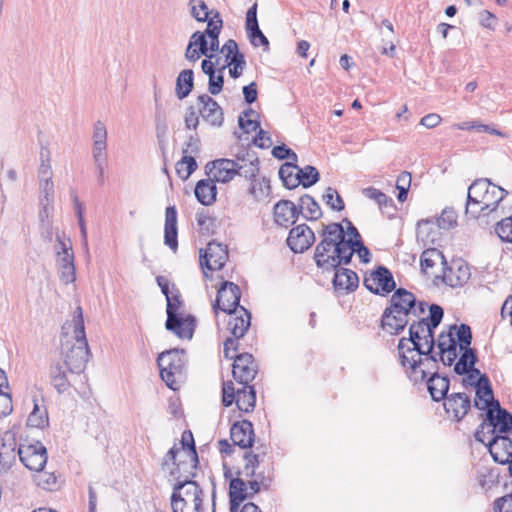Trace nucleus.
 I'll return each mask as SVG.
<instances>
[{"mask_svg": "<svg viewBox=\"0 0 512 512\" xmlns=\"http://www.w3.org/2000/svg\"><path fill=\"white\" fill-rule=\"evenodd\" d=\"M321 241L316 245L314 260L318 268L323 271H332L341 264H350L354 253H357L363 263L371 260L369 249L362 239L345 238L342 223L322 224L319 231Z\"/></svg>", "mask_w": 512, "mask_h": 512, "instance_id": "obj_1", "label": "nucleus"}, {"mask_svg": "<svg viewBox=\"0 0 512 512\" xmlns=\"http://www.w3.org/2000/svg\"><path fill=\"white\" fill-rule=\"evenodd\" d=\"M426 317L414 320L409 325V337H402L398 342V354L401 366L405 369L408 378L414 383L422 382L425 378V370L418 375V368L424 354L423 338L426 334Z\"/></svg>", "mask_w": 512, "mask_h": 512, "instance_id": "obj_2", "label": "nucleus"}, {"mask_svg": "<svg viewBox=\"0 0 512 512\" xmlns=\"http://www.w3.org/2000/svg\"><path fill=\"white\" fill-rule=\"evenodd\" d=\"M73 322L75 342L70 345V342L66 341L62 344V349L68 370L71 373L80 374L85 370L90 355L81 307L76 308Z\"/></svg>", "mask_w": 512, "mask_h": 512, "instance_id": "obj_3", "label": "nucleus"}, {"mask_svg": "<svg viewBox=\"0 0 512 512\" xmlns=\"http://www.w3.org/2000/svg\"><path fill=\"white\" fill-rule=\"evenodd\" d=\"M172 290L174 291L168 297H166L167 306H166V314L167 319L165 322V328L168 331L173 332L176 336L181 339H192L193 334L196 328V318L188 314L185 317L178 312L179 308L182 305V301L180 299V292L175 287V284H172Z\"/></svg>", "mask_w": 512, "mask_h": 512, "instance_id": "obj_4", "label": "nucleus"}, {"mask_svg": "<svg viewBox=\"0 0 512 512\" xmlns=\"http://www.w3.org/2000/svg\"><path fill=\"white\" fill-rule=\"evenodd\" d=\"M458 344L461 355L457 362H454V372L457 375H464L469 371L479 374V369L475 368L478 361L477 353L474 348H471L472 331L469 325L460 324L457 329Z\"/></svg>", "mask_w": 512, "mask_h": 512, "instance_id": "obj_5", "label": "nucleus"}, {"mask_svg": "<svg viewBox=\"0 0 512 512\" xmlns=\"http://www.w3.org/2000/svg\"><path fill=\"white\" fill-rule=\"evenodd\" d=\"M469 194H472L476 198L477 204H482L484 207H488V211L495 212L500 202L506 197L508 192L493 184L488 178L476 179L469 187Z\"/></svg>", "mask_w": 512, "mask_h": 512, "instance_id": "obj_6", "label": "nucleus"}, {"mask_svg": "<svg viewBox=\"0 0 512 512\" xmlns=\"http://www.w3.org/2000/svg\"><path fill=\"white\" fill-rule=\"evenodd\" d=\"M233 403H235L237 408L242 412H252L256 403V391L254 386L247 384L243 385L242 388L235 390L232 381L223 382L222 404L225 407H229Z\"/></svg>", "mask_w": 512, "mask_h": 512, "instance_id": "obj_7", "label": "nucleus"}, {"mask_svg": "<svg viewBox=\"0 0 512 512\" xmlns=\"http://www.w3.org/2000/svg\"><path fill=\"white\" fill-rule=\"evenodd\" d=\"M183 353L184 350L174 348L160 353L157 358L160 377L172 390L178 386L175 376L181 374L184 368Z\"/></svg>", "mask_w": 512, "mask_h": 512, "instance_id": "obj_8", "label": "nucleus"}, {"mask_svg": "<svg viewBox=\"0 0 512 512\" xmlns=\"http://www.w3.org/2000/svg\"><path fill=\"white\" fill-rule=\"evenodd\" d=\"M444 316V310L438 304H431L429 306V315L426 317V334L422 336L424 345V354L422 356V361L427 362L428 364H432L436 366L437 356L434 353V348L436 345L435 339V329L440 325Z\"/></svg>", "mask_w": 512, "mask_h": 512, "instance_id": "obj_9", "label": "nucleus"}, {"mask_svg": "<svg viewBox=\"0 0 512 512\" xmlns=\"http://www.w3.org/2000/svg\"><path fill=\"white\" fill-rule=\"evenodd\" d=\"M228 259V249L215 240L207 244L206 249L200 250V266L206 278L209 277L206 270L215 271L224 267Z\"/></svg>", "mask_w": 512, "mask_h": 512, "instance_id": "obj_10", "label": "nucleus"}, {"mask_svg": "<svg viewBox=\"0 0 512 512\" xmlns=\"http://www.w3.org/2000/svg\"><path fill=\"white\" fill-rule=\"evenodd\" d=\"M363 284L371 293L380 296H386L396 288L391 271L382 265L366 274Z\"/></svg>", "mask_w": 512, "mask_h": 512, "instance_id": "obj_11", "label": "nucleus"}, {"mask_svg": "<svg viewBox=\"0 0 512 512\" xmlns=\"http://www.w3.org/2000/svg\"><path fill=\"white\" fill-rule=\"evenodd\" d=\"M241 290L239 286L230 281H223L217 291L216 300L213 303V310L232 314L239 307Z\"/></svg>", "mask_w": 512, "mask_h": 512, "instance_id": "obj_12", "label": "nucleus"}, {"mask_svg": "<svg viewBox=\"0 0 512 512\" xmlns=\"http://www.w3.org/2000/svg\"><path fill=\"white\" fill-rule=\"evenodd\" d=\"M17 453L22 464L31 471L42 470L47 463V449L39 441L33 444H20Z\"/></svg>", "mask_w": 512, "mask_h": 512, "instance_id": "obj_13", "label": "nucleus"}, {"mask_svg": "<svg viewBox=\"0 0 512 512\" xmlns=\"http://www.w3.org/2000/svg\"><path fill=\"white\" fill-rule=\"evenodd\" d=\"M471 271L467 262L462 259L452 260L450 264L444 265L443 274L436 276L444 284L451 288L463 287L470 279Z\"/></svg>", "mask_w": 512, "mask_h": 512, "instance_id": "obj_14", "label": "nucleus"}, {"mask_svg": "<svg viewBox=\"0 0 512 512\" xmlns=\"http://www.w3.org/2000/svg\"><path fill=\"white\" fill-rule=\"evenodd\" d=\"M232 375L233 378L242 385L250 384L258 373V364L252 354L244 352L239 353L233 358Z\"/></svg>", "mask_w": 512, "mask_h": 512, "instance_id": "obj_15", "label": "nucleus"}, {"mask_svg": "<svg viewBox=\"0 0 512 512\" xmlns=\"http://www.w3.org/2000/svg\"><path fill=\"white\" fill-rule=\"evenodd\" d=\"M445 412L456 422H460L470 411L471 400L464 392L448 394L443 400Z\"/></svg>", "mask_w": 512, "mask_h": 512, "instance_id": "obj_16", "label": "nucleus"}, {"mask_svg": "<svg viewBox=\"0 0 512 512\" xmlns=\"http://www.w3.org/2000/svg\"><path fill=\"white\" fill-rule=\"evenodd\" d=\"M198 111L204 121L212 126L220 127L224 121V113L221 106L208 94L197 97Z\"/></svg>", "mask_w": 512, "mask_h": 512, "instance_id": "obj_17", "label": "nucleus"}, {"mask_svg": "<svg viewBox=\"0 0 512 512\" xmlns=\"http://www.w3.org/2000/svg\"><path fill=\"white\" fill-rule=\"evenodd\" d=\"M286 242L294 253H303L315 242V235L307 224H300L290 230Z\"/></svg>", "mask_w": 512, "mask_h": 512, "instance_id": "obj_18", "label": "nucleus"}, {"mask_svg": "<svg viewBox=\"0 0 512 512\" xmlns=\"http://www.w3.org/2000/svg\"><path fill=\"white\" fill-rule=\"evenodd\" d=\"M487 447L495 462L505 465L511 461L512 439L508 435H491Z\"/></svg>", "mask_w": 512, "mask_h": 512, "instance_id": "obj_19", "label": "nucleus"}, {"mask_svg": "<svg viewBox=\"0 0 512 512\" xmlns=\"http://www.w3.org/2000/svg\"><path fill=\"white\" fill-rule=\"evenodd\" d=\"M253 424L249 420L235 422L230 428V438L233 445H237L243 449H249L254 443Z\"/></svg>", "mask_w": 512, "mask_h": 512, "instance_id": "obj_20", "label": "nucleus"}, {"mask_svg": "<svg viewBox=\"0 0 512 512\" xmlns=\"http://www.w3.org/2000/svg\"><path fill=\"white\" fill-rule=\"evenodd\" d=\"M180 448L176 444L166 453L164 456L162 466L165 467L172 463L175 468L170 471V475L180 482L185 479V476L190 473V467L188 466L189 458L179 455Z\"/></svg>", "mask_w": 512, "mask_h": 512, "instance_id": "obj_21", "label": "nucleus"}, {"mask_svg": "<svg viewBox=\"0 0 512 512\" xmlns=\"http://www.w3.org/2000/svg\"><path fill=\"white\" fill-rule=\"evenodd\" d=\"M393 291L394 293L390 298V304L388 307L393 309L394 312L409 318L411 311H414L413 308L416 304L415 295L405 288H395Z\"/></svg>", "mask_w": 512, "mask_h": 512, "instance_id": "obj_22", "label": "nucleus"}, {"mask_svg": "<svg viewBox=\"0 0 512 512\" xmlns=\"http://www.w3.org/2000/svg\"><path fill=\"white\" fill-rule=\"evenodd\" d=\"M18 444L13 434L5 433L0 437V472H5L15 463Z\"/></svg>", "mask_w": 512, "mask_h": 512, "instance_id": "obj_23", "label": "nucleus"}, {"mask_svg": "<svg viewBox=\"0 0 512 512\" xmlns=\"http://www.w3.org/2000/svg\"><path fill=\"white\" fill-rule=\"evenodd\" d=\"M409 323V318L398 314L393 309L386 307L381 316L380 327L391 335H398L404 331Z\"/></svg>", "mask_w": 512, "mask_h": 512, "instance_id": "obj_24", "label": "nucleus"}, {"mask_svg": "<svg viewBox=\"0 0 512 512\" xmlns=\"http://www.w3.org/2000/svg\"><path fill=\"white\" fill-rule=\"evenodd\" d=\"M427 390L431 399L435 402L443 401L448 395L450 380L447 376H442L437 369L426 379Z\"/></svg>", "mask_w": 512, "mask_h": 512, "instance_id": "obj_25", "label": "nucleus"}, {"mask_svg": "<svg viewBox=\"0 0 512 512\" xmlns=\"http://www.w3.org/2000/svg\"><path fill=\"white\" fill-rule=\"evenodd\" d=\"M335 274L332 280L335 290L353 292L358 288L359 277L357 273L351 269L336 267Z\"/></svg>", "mask_w": 512, "mask_h": 512, "instance_id": "obj_26", "label": "nucleus"}, {"mask_svg": "<svg viewBox=\"0 0 512 512\" xmlns=\"http://www.w3.org/2000/svg\"><path fill=\"white\" fill-rule=\"evenodd\" d=\"M181 449L179 455L189 458L188 466L190 467L191 474L196 475L197 466L199 463L198 454L195 446L193 434L190 430H185L181 437Z\"/></svg>", "mask_w": 512, "mask_h": 512, "instance_id": "obj_27", "label": "nucleus"}, {"mask_svg": "<svg viewBox=\"0 0 512 512\" xmlns=\"http://www.w3.org/2000/svg\"><path fill=\"white\" fill-rule=\"evenodd\" d=\"M194 194L196 199L204 206H209L216 201L217 188L214 180L201 179L197 182Z\"/></svg>", "mask_w": 512, "mask_h": 512, "instance_id": "obj_28", "label": "nucleus"}, {"mask_svg": "<svg viewBox=\"0 0 512 512\" xmlns=\"http://www.w3.org/2000/svg\"><path fill=\"white\" fill-rule=\"evenodd\" d=\"M243 315L237 316L235 312L229 314V320L227 323L228 330L236 338H242L250 326L251 314L244 307H240Z\"/></svg>", "mask_w": 512, "mask_h": 512, "instance_id": "obj_29", "label": "nucleus"}, {"mask_svg": "<svg viewBox=\"0 0 512 512\" xmlns=\"http://www.w3.org/2000/svg\"><path fill=\"white\" fill-rule=\"evenodd\" d=\"M92 157L107 156V129L100 120L93 126Z\"/></svg>", "mask_w": 512, "mask_h": 512, "instance_id": "obj_30", "label": "nucleus"}, {"mask_svg": "<svg viewBox=\"0 0 512 512\" xmlns=\"http://www.w3.org/2000/svg\"><path fill=\"white\" fill-rule=\"evenodd\" d=\"M212 163L215 169L214 177L217 182L228 183L237 175V170L234 167L235 163L232 159L221 158L214 160Z\"/></svg>", "mask_w": 512, "mask_h": 512, "instance_id": "obj_31", "label": "nucleus"}, {"mask_svg": "<svg viewBox=\"0 0 512 512\" xmlns=\"http://www.w3.org/2000/svg\"><path fill=\"white\" fill-rule=\"evenodd\" d=\"M293 202L282 199L278 201L273 208V215L276 224L288 228L293 224Z\"/></svg>", "mask_w": 512, "mask_h": 512, "instance_id": "obj_32", "label": "nucleus"}, {"mask_svg": "<svg viewBox=\"0 0 512 512\" xmlns=\"http://www.w3.org/2000/svg\"><path fill=\"white\" fill-rule=\"evenodd\" d=\"M490 435L500 434L506 435L512 431V413L508 410H501L500 414H496L493 421H487Z\"/></svg>", "mask_w": 512, "mask_h": 512, "instance_id": "obj_33", "label": "nucleus"}, {"mask_svg": "<svg viewBox=\"0 0 512 512\" xmlns=\"http://www.w3.org/2000/svg\"><path fill=\"white\" fill-rule=\"evenodd\" d=\"M194 88V73L192 69L182 70L176 79L175 93L179 100H183Z\"/></svg>", "mask_w": 512, "mask_h": 512, "instance_id": "obj_34", "label": "nucleus"}, {"mask_svg": "<svg viewBox=\"0 0 512 512\" xmlns=\"http://www.w3.org/2000/svg\"><path fill=\"white\" fill-rule=\"evenodd\" d=\"M57 264L60 281L65 285L73 283L76 280L74 255L57 257Z\"/></svg>", "mask_w": 512, "mask_h": 512, "instance_id": "obj_35", "label": "nucleus"}, {"mask_svg": "<svg viewBox=\"0 0 512 512\" xmlns=\"http://www.w3.org/2000/svg\"><path fill=\"white\" fill-rule=\"evenodd\" d=\"M298 165L296 162H286L279 169V177L283 185L289 189H295L300 185L301 179L297 175Z\"/></svg>", "mask_w": 512, "mask_h": 512, "instance_id": "obj_36", "label": "nucleus"}, {"mask_svg": "<svg viewBox=\"0 0 512 512\" xmlns=\"http://www.w3.org/2000/svg\"><path fill=\"white\" fill-rule=\"evenodd\" d=\"M34 407L32 412L27 418V425L29 427L43 429L49 424L48 412L45 406H41L38 403L37 398H33Z\"/></svg>", "mask_w": 512, "mask_h": 512, "instance_id": "obj_37", "label": "nucleus"}, {"mask_svg": "<svg viewBox=\"0 0 512 512\" xmlns=\"http://www.w3.org/2000/svg\"><path fill=\"white\" fill-rule=\"evenodd\" d=\"M300 211L308 220H317L322 216V210L315 199L309 194H304L299 199Z\"/></svg>", "mask_w": 512, "mask_h": 512, "instance_id": "obj_38", "label": "nucleus"}, {"mask_svg": "<svg viewBox=\"0 0 512 512\" xmlns=\"http://www.w3.org/2000/svg\"><path fill=\"white\" fill-rule=\"evenodd\" d=\"M195 477L191 472L185 476L184 480L180 482H176L173 487V493L171 496V506L173 512H183L184 506L187 503V499L182 497L181 490L184 489L185 486H188L189 479H193Z\"/></svg>", "mask_w": 512, "mask_h": 512, "instance_id": "obj_39", "label": "nucleus"}, {"mask_svg": "<svg viewBox=\"0 0 512 512\" xmlns=\"http://www.w3.org/2000/svg\"><path fill=\"white\" fill-rule=\"evenodd\" d=\"M251 185L249 187L248 193L253 197V199L257 202L263 201L271 193L270 181L266 177H262L261 179H252Z\"/></svg>", "mask_w": 512, "mask_h": 512, "instance_id": "obj_40", "label": "nucleus"}, {"mask_svg": "<svg viewBox=\"0 0 512 512\" xmlns=\"http://www.w3.org/2000/svg\"><path fill=\"white\" fill-rule=\"evenodd\" d=\"M50 378L53 387L57 390L58 393H64L69 389L70 382L67 379L66 373L62 369L60 363L51 365Z\"/></svg>", "mask_w": 512, "mask_h": 512, "instance_id": "obj_41", "label": "nucleus"}, {"mask_svg": "<svg viewBox=\"0 0 512 512\" xmlns=\"http://www.w3.org/2000/svg\"><path fill=\"white\" fill-rule=\"evenodd\" d=\"M475 202L476 198L472 194H469V191L467 190V199L465 204V216L467 218L476 220L481 216L485 217L493 212L488 211V207H484V205L480 203L477 204Z\"/></svg>", "mask_w": 512, "mask_h": 512, "instance_id": "obj_42", "label": "nucleus"}, {"mask_svg": "<svg viewBox=\"0 0 512 512\" xmlns=\"http://www.w3.org/2000/svg\"><path fill=\"white\" fill-rule=\"evenodd\" d=\"M438 261L446 265V259L443 253L436 248L426 249L420 257L421 270L426 273L427 270L433 268Z\"/></svg>", "mask_w": 512, "mask_h": 512, "instance_id": "obj_43", "label": "nucleus"}, {"mask_svg": "<svg viewBox=\"0 0 512 512\" xmlns=\"http://www.w3.org/2000/svg\"><path fill=\"white\" fill-rule=\"evenodd\" d=\"M458 338L455 341H450L446 346H441L439 352L436 354L437 362H442L445 366H452L458 357L457 352Z\"/></svg>", "mask_w": 512, "mask_h": 512, "instance_id": "obj_44", "label": "nucleus"}, {"mask_svg": "<svg viewBox=\"0 0 512 512\" xmlns=\"http://www.w3.org/2000/svg\"><path fill=\"white\" fill-rule=\"evenodd\" d=\"M154 121H155L156 136H157L160 147L163 148V146L165 144V138H166L168 127H167V122H166V115L157 101H156Z\"/></svg>", "mask_w": 512, "mask_h": 512, "instance_id": "obj_45", "label": "nucleus"}, {"mask_svg": "<svg viewBox=\"0 0 512 512\" xmlns=\"http://www.w3.org/2000/svg\"><path fill=\"white\" fill-rule=\"evenodd\" d=\"M34 481L36 485L47 491H55L58 489L57 477L54 472L48 471H35Z\"/></svg>", "mask_w": 512, "mask_h": 512, "instance_id": "obj_46", "label": "nucleus"}, {"mask_svg": "<svg viewBox=\"0 0 512 512\" xmlns=\"http://www.w3.org/2000/svg\"><path fill=\"white\" fill-rule=\"evenodd\" d=\"M72 200H73V204H74L75 215L77 217L78 225L80 228L82 244H83V247L87 250L88 249V239H87V228H86V223H85V219H84V207H83V204L79 201V198L75 192H72Z\"/></svg>", "mask_w": 512, "mask_h": 512, "instance_id": "obj_47", "label": "nucleus"}, {"mask_svg": "<svg viewBox=\"0 0 512 512\" xmlns=\"http://www.w3.org/2000/svg\"><path fill=\"white\" fill-rule=\"evenodd\" d=\"M197 167L196 159L191 155H183L175 166L178 176L183 180L188 179Z\"/></svg>", "mask_w": 512, "mask_h": 512, "instance_id": "obj_48", "label": "nucleus"}, {"mask_svg": "<svg viewBox=\"0 0 512 512\" xmlns=\"http://www.w3.org/2000/svg\"><path fill=\"white\" fill-rule=\"evenodd\" d=\"M297 175H299V179H301L300 184L304 188H309L315 185L320 179L318 170L312 165H306L303 168L298 166Z\"/></svg>", "mask_w": 512, "mask_h": 512, "instance_id": "obj_49", "label": "nucleus"}, {"mask_svg": "<svg viewBox=\"0 0 512 512\" xmlns=\"http://www.w3.org/2000/svg\"><path fill=\"white\" fill-rule=\"evenodd\" d=\"M189 6L191 16L198 22H205L215 11L209 10L203 0H190Z\"/></svg>", "mask_w": 512, "mask_h": 512, "instance_id": "obj_50", "label": "nucleus"}, {"mask_svg": "<svg viewBox=\"0 0 512 512\" xmlns=\"http://www.w3.org/2000/svg\"><path fill=\"white\" fill-rule=\"evenodd\" d=\"M229 498H234L243 502L249 498L247 484L242 478L235 477L230 480Z\"/></svg>", "mask_w": 512, "mask_h": 512, "instance_id": "obj_51", "label": "nucleus"}, {"mask_svg": "<svg viewBox=\"0 0 512 512\" xmlns=\"http://www.w3.org/2000/svg\"><path fill=\"white\" fill-rule=\"evenodd\" d=\"M474 406L479 410H486L485 413V421H493L496 414H500L501 410H505L501 407L500 402L492 396V399H488V401L479 402L474 401Z\"/></svg>", "mask_w": 512, "mask_h": 512, "instance_id": "obj_52", "label": "nucleus"}, {"mask_svg": "<svg viewBox=\"0 0 512 512\" xmlns=\"http://www.w3.org/2000/svg\"><path fill=\"white\" fill-rule=\"evenodd\" d=\"M246 65L244 54H237L235 57H231V59L226 61V64H224L220 71L225 70L227 67L232 66V68L229 69V74L232 78L237 79L241 76L242 71Z\"/></svg>", "mask_w": 512, "mask_h": 512, "instance_id": "obj_53", "label": "nucleus"}, {"mask_svg": "<svg viewBox=\"0 0 512 512\" xmlns=\"http://www.w3.org/2000/svg\"><path fill=\"white\" fill-rule=\"evenodd\" d=\"M189 44L190 47H197L196 49H198L203 56H206L209 59L214 57V54L209 53L208 40L205 33L195 31L190 37Z\"/></svg>", "mask_w": 512, "mask_h": 512, "instance_id": "obj_54", "label": "nucleus"}, {"mask_svg": "<svg viewBox=\"0 0 512 512\" xmlns=\"http://www.w3.org/2000/svg\"><path fill=\"white\" fill-rule=\"evenodd\" d=\"M40 192L43 196L41 198V205L43 206V212L47 213L48 207L52 205L54 201V183L52 179L43 180L40 182Z\"/></svg>", "mask_w": 512, "mask_h": 512, "instance_id": "obj_55", "label": "nucleus"}, {"mask_svg": "<svg viewBox=\"0 0 512 512\" xmlns=\"http://www.w3.org/2000/svg\"><path fill=\"white\" fill-rule=\"evenodd\" d=\"M250 158H252V160L248 159V163L239 166L237 170V175L243 176L248 180L256 178L259 173L258 157L256 155H251Z\"/></svg>", "mask_w": 512, "mask_h": 512, "instance_id": "obj_56", "label": "nucleus"}, {"mask_svg": "<svg viewBox=\"0 0 512 512\" xmlns=\"http://www.w3.org/2000/svg\"><path fill=\"white\" fill-rule=\"evenodd\" d=\"M245 464L243 470L239 474H243L246 477L257 476L256 468L259 466V455L252 451H245L244 453Z\"/></svg>", "mask_w": 512, "mask_h": 512, "instance_id": "obj_57", "label": "nucleus"}, {"mask_svg": "<svg viewBox=\"0 0 512 512\" xmlns=\"http://www.w3.org/2000/svg\"><path fill=\"white\" fill-rule=\"evenodd\" d=\"M325 203L335 211H342L345 208L344 201L336 189L328 187L323 194Z\"/></svg>", "mask_w": 512, "mask_h": 512, "instance_id": "obj_58", "label": "nucleus"}, {"mask_svg": "<svg viewBox=\"0 0 512 512\" xmlns=\"http://www.w3.org/2000/svg\"><path fill=\"white\" fill-rule=\"evenodd\" d=\"M197 224L203 234H214L216 230V219L208 216L203 211L196 214Z\"/></svg>", "mask_w": 512, "mask_h": 512, "instance_id": "obj_59", "label": "nucleus"}, {"mask_svg": "<svg viewBox=\"0 0 512 512\" xmlns=\"http://www.w3.org/2000/svg\"><path fill=\"white\" fill-rule=\"evenodd\" d=\"M205 22H207V27L203 33H205L207 37L220 35L223 26V20L219 11H214V14L211 15Z\"/></svg>", "mask_w": 512, "mask_h": 512, "instance_id": "obj_60", "label": "nucleus"}, {"mask_svg": "<svg viewBox=\"0 0 512 512\" xmlns=\"http://www.w3.org/2000/svg\"><path fill=\"white\" fill-rule=\"evenodd\" d=\"M270 483L271 479L265 477L262 473H259L256 479L250 480L248 483H246L248 487L249 498H252L255 494H257L261 488L268 489Z\"/></svg>", "mask_w": 512, "mask_h": 512, "instance_id": "obj_61", "label": "nucleus"}, {"mask_svg": "<svg viewBox=\"0 0 512 512\" xmlns=\"http://www.w3.org/2000/svg\"><path fill=\"white\" fill-rule=\"evenodd\" d=\"M457 217L453 208H445L437 219V224L442 229H450L457 224Z\"/></svg>", "mask_w": 512, "mask_h": 512, "instance_id": "obj_62", "label": "nucleus"}, {"mask_svg": "<svg viewBox=\"0 0 512 512\" xmlns=\"http://www.w3.org/2000/svg\"><path fill=\"white\" fill-rule=\"evenodd\" d=\"M55 250L57 257L74 255L71 240L70 238H66L64 234L56 235Z\"/></svg>", "mask_w": 512, "mask_h": 512, "instance_id": "obj_63", "label": "nucleus"}, {"mask_svg": "<svg viewBox=\"0 0 512 512\" xmlns=\"http://www.w3.org/2000/svg\"><path fill=\"white\" fill-rule=\"evenodd\" d=\"M248 37L250 39V42L253 46H263L264 51H269V40L268 38L263 34V32L260 30L259 26L256 28H252V30H247Z\"/></svg>", "mask_w": 512, "mask_h": 512, "instance_id": "obj_64", "label": "nucleus"}]
</instances>
